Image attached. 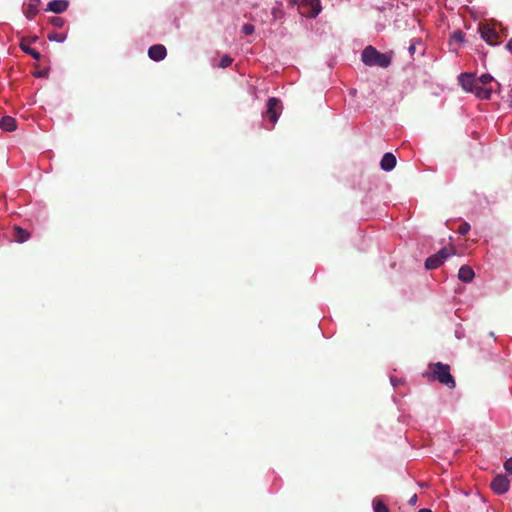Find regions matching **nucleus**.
<instances>
[{
  "mask_svg": "<svg viewBox=\"0 0 512 512\" xmlns=\"http://www.w3.org/2000/svg\"><path fill=\"white\" fill-rule=\"evenodd\" d=\"M373 509L374 512H390L388 506L380 498L373 500Z\"/></svg>",
  "mask_w": 512,
  "mask_h": 512,
  "instance_id": "obj_18",
  "label": "nucleus"
},
{
  "mask_svg": "<svg viewBox=\"0 0 512 512\" xmlns=\"http://www.w3.org/2000/svg\"><path fill=\"white\" fill-rule=\"evenodd\" d=\"M481 37L489 44L496 45L498 43L499 35L488 24H481L479 27Z\"/></svg>",
  "mask_w": 512,
  "mask_h": 512,
  "instance_id": "obj_8",
  "label": "nucleus"
},
{
  "mask_svg": "<svg viewBox=\"0 0 512 512\" xmlns=\"http://www.w3.org/2000/svg\"><path fill=\"white\" fill-rule=\"evenodd\" d=\"M298 8L299 12L308 18H315L322 9L320 0H301Z\"/></svg>",
  "mask_w": 512,
  "mask_h": 512,
  "instance_id": "obj_5",
  "label": "nucleus"
},
{
  "mask_svg": "<svg viewBox=\"0 0 512 512\" xmlns=\"http://www.w3.org/2000/svg\"><path fill=\"white\" fill-rule=\"evenodd\" d=\"M69 7V2L67 0H53L48 3L46 8L47 11L54 12L56 14H60L65 12Z\"/></svg>",
  "mask_w": 512,
  "mask_h": 512,
  "instance_id": "obj_10",
  "label": "nucleus"
},
{
  "mask_svg": "<svg viewBox=\"0 0 512 512\" xmlns=\"http://www.w3.org/2000/svg\"><path fill=\"white\" fill-rule=\"evenodd\" d=\"M233 62V59L229 55H223L219 62V67L226 68L229 67Z\"/></svg>",
  "mask_w": 512,
  "mask_h": 512,
  "instance_id": "obj_20",
  "label": "nucleus"
},
{
  "mask_svg": "<svg viewBox=\"0 0 512 512\" xmlns=\"http://www.w3.org/2000/svg\"><path fill=\"white\" fill-rule=\"evenodd\" d=\"M490 487L497 495L505 494L510 488V480L506 475H497L491 481Z\"/></svg>",
  "mask_w": 512,
  "mask_h": 512,
  "instance_id": "obj_6",
  "label": "nucleus"
},
{
  "mask_svg": "<svg viewBox=\"0 0 512 512\" xmlns=\"http://www.w3.org/2000/svg\"><path fill=\"white\" fill-rule=\"evenodd\" d=\"M455 250L453 247L442 248L438 253L428 257L425 261L426 269L432 270L438 268L444 260H446L450 255L454 254Z\"/></svg>",
  "mask_w": 512,
  "mask_h": 512,
  "instance_id": "obj_4",
  "label": "nucleus"
},
{
  "mask_svg": "<svg viewBox=\"0 0 512 512\" xmlns=\"http://www.w3.org/2000/svg\"><path fill=\"white\" fill-rule=\"evenodd\" d=\"M30 44L31 41L29 40V38H23L21 40L20 47L25 53L29 54L35 60H39L41 58L40 53L37 50L31 48Z\"/></svg>",
  "mask_w": 512,
  "mask_h": 512,
  "instance_id": "obj_15",
  "label": "nucleus"
},
{
  "mask_svg": "<svg viewBox=\"0 0 512 512\" xmlns=\"http://www.w3.org/2000/svg\"><path fill=\"white\" fill-rule=\"evenodd\" d=\"M254 26L251 25V24H244L243 27H242V32L245 34V35H251L253 32H254Z\"/></svg>",
  "mask_w": 512,
  "mask_h": 512,
  "instance_id": "obj_23",
  "label": "nucleus"
},
{
  "mask_svg": "<svg viewBox=\"0 0 512 512\" xmlns=\"http://www.w3.org/2000/svg\"><path fill=\"white\" fill-rule=\"evenodd\" d=\"M291 3L292 4H296V3H298V1L297 0H291Z\"/></svg>",
  "mask_w": 512,
  "mask_h": 512,
  "instance_id": "obj_31",
  "label": "nucleus"
},
{
  "mask_svg": "<svg viewBox=\"0 0 512 512\" xmlns=\"http://www.w3.org/2000/svg\"><path fill=\"white\" fill-rule=\"evenodd\" d=\"M30 237H31V234L27 230L21 228L20 226L13 227V239L16 242L24 243L27 240H29Z\"/></svg>",
  "mask_w": 512,
  "mask_h": 512,
  "instance_id": "obj_13",
  "label": "nucleus"
},
{
  "mask_svg": "<svg viewBox=\"0 0 512 512\" xmlns=\"http://www.w3.org/2000/svg\"><path fill=\"white\" fill-rule=\"evenodd\" d=\"M361 59L367 66L387 68L391 64V55L387 53H381L373 46H367L362 51Z\"/></svg>",
  "mask_w": 512,
  "mask_h": 512,
  "instance_id": "obj_2",
  "label": "nucleus"
},
{
  "mask_svg": "<svg viewBox=\"0 0 512 512\" xmlns=\"http://www.w3.org/2000/svg\"><path fill=\"white\" fill-rule=\"evenodd\" d=\"M452 39L457 41V42H463V40H464V33L461 32V31H456V32L453 33Z\"/></svg>",
  "mask_w": 512,
  "mask_h": 512,
  "instance_id": "obj_24",
  "label": "nucleus"
},
{
  "mask_svg": "<svg viewBox=\"0 0 512 512\" xmlns=\"http://www.w3.org/2000/svg\"><path fill=\"white\" fill-rule=\"evenodd\" d=\"M0 128L7 132H13L17 129V121L11 116H4L0 119Z\"/></svg>",
  "mask_w": 512,
  "mask_h": 512,
  "instance_id": "obj_12",
  "label": "nucleus"
},
{
  "mask_svg": "<svg viewBox=\"0 0 512 512\" xmlns=\"http://www.w3.org/2000/svg\"><path fill=\"white\" fill-rule=\"evenodd\" d=\"M279 106H280V100L279 99H277L275 97H271V98L268 99V101H267L266 116L268 117V119L272 123H276V121L279 118L280 111H281V109L278 111V107Z\"/></svg>",
  "mask_w": 512,
  "mask_h": 512,
  "instance_id": "obj_7",
  "label": "nucleus"
},
{
  "mask_svg": "<svg viewBox=\"0 0 512 512\" xmlns=\"http://www.w3.org/2000/svg\"><path fill=\"white\" fill-rule=\"evenodd\" d=\"M458 82L466 92L474 93L478 98L488 100L492 95V88H481L477 86L476 77L472 73H461Z\"/></svg>",
  "mask_w": 512,
  "mask_h": 512,
  "instance_id": "obj_1",
  "label": "nucleus"
},
{
  "mask_svg": "<svg viewBox=\"0 0 512 512\" xmlns=\"http://www.w3.org/2000/svg\"><path fill=\"white\" fill-rule=\"evenodd\" d=\"M506 48L512 52V38L509 40V42L506 45Z\"/></svg>",
  "mask_w": 512,
  "mask_h": 512,
  "instance_id": "obj_28",
  "label": "nucleus"
},
{
  "mask_svg": "<svg viewBox=\"0 0 512 512\" xmlns=\"http://www.w3.org/2000/svg\"><path fill=\"white\" fill-rule=\"evenodd\" d=\"M504 468L508 473L512 474V457L505 461Z\"/></svg>",
  "mask_w": 512,
  "mask_h": 512,
  "instance_id": "obj_25",
  "label": "nucleus"
},
{
  "mask_svg": "<svg viewBox=\"0 0 512 512\" xmlns=\"http://www.w3.org/2000/svg\"><path fill=\"white\" fill-rule=\"evenodd\" d=\"M418 512H432V511L430 509L423 508V509H420Z\"/></svg>",
  "mask_w": 512,
  "mask_h": 512,
  "instance_id": "obj_29",
  "label": "nucleus"
},
{
  "mask_svg": "<svg viewBox=\"0 0 512 512\" xmlns=\"http://www.w3.org/2000/svg\"><path fill=\"white\" fill-rule=\"evenodd\" d=\"M415 50H416V46H415V43H411L409 48H408V51L411 55H413L415 53Z\"/></svg>",
  "mask_w": 512,
  "mask_h": 512,
  "instance_id": "obj_26",
  "label": "nucleus"
},
{
  "mask_svg": "<svg viewBox=\"0 0 512 512\" xmlns=\"http://www.w3.org/2000/svg\"><path fill=\"white\" fill-rule=\"evenodd\" d=\"M476 81L477 86H480L481 88H492L491 83L494 81V78L490 74L486 73L476 78Z\"/></svg>",
  "mask_w": 512,
  "mask_h": 512,
  "instance_id": "obj_17",
  "label": "nucleus"
},
{
  "mask_svg": "<svg viewBox=\"0 0 512 512\" xmlns=\"http://www.w3.org/2000/svg\"><path fill=\"white\" fill-rule=\"evenodd\" d=\"M396 158L392 153H385L381 159L380 166L384 171H391L396 166Z\"/></svg>",
  "mask_w": 512,
  "mask_h": 512,
  "instance_id": "obj_11",
  "label": "nucleus"
},
{
  "mask_svg": "<svg viewBox=\"0 0 512 512\" xmlns=\"http://www.w3.org/2000/svg\"><path fill=\"white\" fill-rule=\"evenodd\" d=\"M40 0H29V3L24 8V14L28 19H33L38 13V6Z\"/></svg>",
  "mask_w": 512,
  "mask_h": 512,
  "instance_id": "obj_16",
  "label": "nucleus"
},
{
  "mask_svg": "<svg viewBox=\"0 0 512 512\" xmlns=\"http://www.w3.org/2000/svg\"><path fill=\"white\" fill-rule=\"evenodd\" d=\"M50 23L52 26H54L56 28H61V27H63L65 20L61 17L54 16L50 19Z\"/></svg>",
  "mask_w": 512,
  "mask_h": 512,
  "instance_id": "obj_21",
  "label": "nucleus"
},
{
  "mask_svg": "<svg viewBox=\"0 0 512 512\" xmlns=\"http://www.w3.org/2000/svg\"><path fill=\"white\" fill-rule=\"evenodd\" d=\"M66 37H67L66 33H63V32H61V33L53 32L48 35V39L50 41H56V42H64L66 40Z\"/></svg>",
  "mask_w": 512,
  "mask_h": 512,
  "instance_id": "obj_19",
  "label": "nucleus"
},
{
  "mask_svg": "<svg viewBox=\"0 0 512 512\" xmlns=\"http://www.w3.org/2000/svg\"><path fill=\"white\" fill-rule=\"evenodd\" d=\"M166 55L167 50L165 46L161 44L153 45L148 50V56L154 61H161L166 57Z\"/></svg>",
  "mask_w": 512,
  "mask_h": 512,
  "instance_id": "obj_9",
  "label": "nucleus"
},
{
  "mask_svg": "<svg viewBox=\"0 0 512 512\" xmlns=\"http://www.w3.org/2000/svg\"><path fill=\"white\" fill-rule=\"evenodd\" d=\"M428 375L448 388L452 389L456 386L455 380L450 373V366L447 364L441 362L430 364Z\"/></svg>",
  "mask_w": 512,
  "mask_h": 512,
  "instance_id": "obj_3",
  "label": "nucleus"
},
{
  "mask_svg": "<svg viewBox=\"0 0 512 512\" xmlns=\"http://www.w3.org/2000/svg\"><path fill=\"white\" fill-rule=\"evenodd\" d=\"M470 224L468 222H462L458 227V233L460 235H466L470 231Z\"/></svg>",
  "mask_w": 512,
  "mask_h": 512,
  "instance_id": "obj_22",
  "label": "nucleus"
},
{
  "mask_svg": "<svg viewBox=\"0 0 512 512\" xmlns=\"http://www.w3.org/2000/svg\"><path fill=\"white\" fill-rule=\"evenodd\" d=\"M475 274L470 266L463 265L458 271V278L465 283H469L473 280Z\"/></svg>",
  "mask_w": 512,
  "mask_h": 512,
  "instance_id": "obj_14",
  "label": "nucleus"
},
{
  "mask_svg": "<svg viewBox=\"0 0 512 512\" xmlns=\"http://www.w3.org/2000/svg\"><path fill=\"white\" fill-rule=\"evenodd\" d=\"M417 502V495L414 494L410 499H409V504L410 505H415Z\"/></svg>",
  "mask_w": 512,
  "mask_h": 512,
  "instance_id": "obj_27",
  "label": "nucleus"
},
{
  "mask_svg": "<svg viewBox=\"0 0 512 512\" xmlns=\"http://www.w3.org/2000/svg\"><path fill=\"white\" fill-rule=\"evenodd\" d=\"M37 39H38V38L35 36V37H33V38L29 39V40H30V41H31V43H32V42L36 41Z\"/></svg>",
  "mask_w": 512,
  "mask_h": 512,
  "instance_id": "obj_30",
  "label": "nucleus"
}]
</instances>
